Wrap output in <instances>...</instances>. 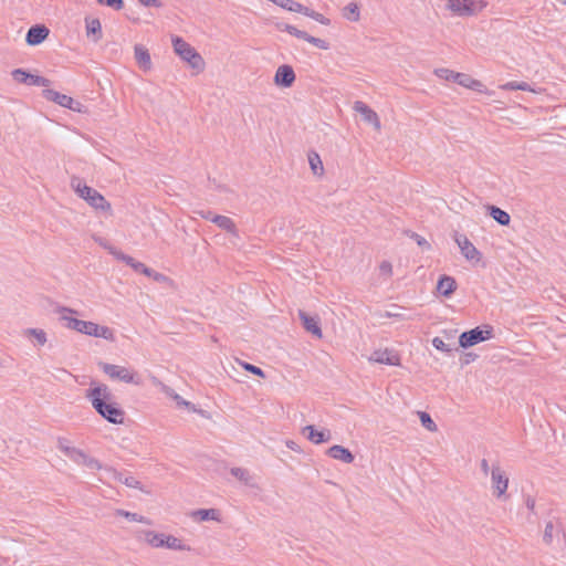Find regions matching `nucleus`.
<instances>
[{"label":"nucleus","mask_w":566,"mask_h":566,"mask_svg":"<svg viewBox=\"0 0 566 566\" xmlns=\"http://www.w3.org/2000/svg\"><path fill=\"white\" fill-rule=\"evenodd\" d=\"M457 77H458V80H455V83H458L459 85H461L463 87H467V88H470L472 91L480 92V93H484L486 91L484 84L481 81L474 80L473 77H471L468 74L459 73V75Z\"/></svg>","instance_id":"obj_20"},{"label":"nucleus","mask_w":566,"mask_h":566,"mask_svg":"<svg viewBox=\"0 0 566 566\" xmlns=\"http://www.w3.org/2000/svg\"><path fill=\"white\" fill-rule=\"evenodd\" d=\"M99 4L107 6L114 10H120L124 7L123 0H97Z\"/></svg>","instance_id":"obj_47"},{"label":"nucleus","mask_w":566,"mask_h":566,"mask_svg":"<svg viewBox=\"0 0 566 566\" xmlns=\"http://www.w3.org/2000/svg\"><path fill=\"white\" fill-rule=\"evenodd\" d=\"M118 261L125 262L127 265H129L134 271L140 272L145 275H151L153 269L146 266L144 263L135 260L134 258L122 253L119 254Z\"/></svg>","instance_id":"obj_24"},{"label":"nucleus","mask_w":566,"mask_h":566,"mask_svg":"<svg viewBox=\"0 0 566 566\" xmlns=\"http://www.w3.org/2000/svg\"><path fill=\"white\" fill-rule=\"evenodd\" d=\"M554 524L553 522H547L544 530L543 541L546 545H551L554 538Z\"/></svg>","instance_id":"obj_45"},{"label":"nucleus","mask_w":566,"mask_h":566,"mask_svg":"<svg viewBox=\"0 0 566 566\" xmlns=\"http://www.w3.org/2000/svg\"><path fill=\"white\" fill-rule=\"evenodd\" d=\"M193 213L200 216L203 219L210 220L214 216L210 210H195Z\"/></svg>","instance_id":"obj_53"},{"label":"nucleus","mask_w":566,"mask_h":566,"mask_svg":"<svg viewBox=\"0 0 566 566\" xmlns=\"http://www.w3.org/2000/svg\"><path fill=\"white\" fill-rule=\"evenodd\" d=\"M454 241L461 250L462 255L470 262H480L482 259L481 252L473 245V243L464 234L455 233Z\"/></svg>","instance_id":"obj_10"},{"label":"nucleus","mask_w":566,"mask_h":566,"mask_svg":"<svg viewBox=\"0 0 566 566\" xmlns=\"http://www.w3.org/2000/svg\"><path fill=\"white\" fill-rule=\"evenodd\" d=\"M277 29L281 30V31H285L287 33H290L291 35H294L298 39H302L304 40L305 36H306V32L305 31H302V30H298L297 28L291 25V24H283V23H277Z\"/></svg>","instance_id":"obj_42"},{"label":"nucleus","mask_w":566,"mask_h":566,"mask_svg":"<svg viewBox=\"0 0 566 566\" xmlns=\"http://www.w3.org/2000/svg\"><path fill=\"white\" fill-rule=\"evenodd\" d=\"M469 359H467V363H470V359L474 358L475 356H473L472 354H469Z\"/></svg>","instance_id":"obj_64"},{"label":"nucleus","mask_w":566,"mask_h":566,"mask_svg":"<svg viewBox=\"0 0 566 566\" xmlns=\"http://www.w3.org/2000/svg\"><path fill=\"white\" fill-rule=\"evenodd\" d=\"M432 345L436 349L441 352H451V347L443 342L440 337H434L432 339Z\"/></svg>","instance_id":"obj_48"},{"label":"nucleus","mask_w":566,"mask_h":566,"mask_svg":"<svg viewBox=\"0 0 566 566\" xmlns=\"http://www.w3.org/2000/svg\"><path fill=\"white\" fill-rule=\"evenodd\" d=\"M457 289V282L452 276L449 275H442L437 284V291L446 296L449 297Z\"/></svg>","instance_id":"obj_22"},{"label":"nucleus","mask_w":566,"mask_h":566,"mask_svg":"<svg viewBox=\"0 0 566 566\" xmlns=\"http://www.w3.org/2000/svg\"><path fill=\"white\" fill-rule=\"evenodd\" d=\"M469 359H467V363H470V359L474 358L475 356H473L472 354H469Z\"/></svg>","instance_id":"obj_63"},{"label":"nucleus","mask_w":566,"mask_h":566,"mask_svg":"<svg viewBox=\"0 0 566 566\" xmlns=\"http://www.w3.org/2000/svg\"><path fill=\"white\" fill-rule=\"evenodd\" d=\"M500 88L503 91H515L518 90V82H507L505 84L500 85Z\"/></svg>","instance_id":"obj_50"},{"label":"nucleus","mask_w":566,"mask_h":566,"mask_svg":"<svg viewBox=\"0 0 566 566\" xmlns=\"http://www.w3.org/2000/svg\"><path fill=\"white\" fill-rule=\"evenodd\" d=\"M295 82V72L291 65L283 64L277 67L274 75V84L280 87H291Z\"/></svg>","instance_id":"obj_14"},{"label":"nucleus","mask_w":566,"mask_h":566,"mask_svg":"<svg viewBox=\"0 0 566 566\" xmlns=\"http://www.w3.org/2000/svg\"><path fill=\"white\" fill-rule=\"evenodd\" d=\"M304 41L313 44L314 46H316V48H318L321 50H328L329 49L328 42H326L323 39L312 36L308 33H306V36H305Z\"/></svg>","instance_id":"obj_44"},{"label":"nucleus","mask_w":566,"mask_h":566,"mask_svg":"<svg viewBox=\"0 0 566 566\" xmlns=\"http://www.w3.org/2000/svg\"><path fill=\"white\" fill-rule=\"evenodd\" d=\"M481 470L482 472L488 475L489 473H491V468L489 467V462L486 459H482L481 461Z\"/></svg>","instance_id":"obj_59"},{"label":"nucleus","mask_w":566,"mask_h":566,"mask_svg":"<svg viewBox=\"0 0 566 566\" xmlns=\"http://www.w3.org/2000/svg\"><path fill=\"white\" fill-rule=\"evenodd\" d=\"M241 365L244 368V370H247L255 376L262 377V378L265 377L264 371L260 367L249 364V363H242Z\"/></svg>","instance_id":"obj_46"},{"label":"nucleus","mask_w":566,"mask_h":566,"mask_svg":"<svg viewBox=\"0 0 566 566\" xmlns=\"http://www.w3.org/2000/svg\"><path fill=\"white\" fill-rule=\"evenodd\" d=\"M83 199L96 211L105 212L108 216L112 214L111 203L94 188L87 189L85 196H83Z\"/></svg>","instance_id":"obj_12"},{"label":"nucleus","mask_w":566,"mask_h":566,"mask_svg":"<svg viewBox=\"0 0 566 566\" xmlns=\"http://www.w3.org/2000/svg\"><path fill=\"white\" fill-rule=\"evenodd\" d=\"M354 111L359 113L363 116V119L366 123L373 125V127L377 132H379L381 129L380 119H379L377 113L374 109H371L367 104H365L361 101H356L354 103Z\"/></svg>","instance_id":"obj_13"},{"label":"nucleus","mask_w":566,"mask_h":566,"mask_svg":"<svg viewBox=\"0 0 566 566\" xmlns=\"http://www.w3.org/2000/svg\"><path fill=\"white\" fill-rule=\"evenodd\" d=\"M57 312L61 314L60 319L64 322L65 327L90 336L93 322L71 317L70 314H74L76 312L69 307H61Z\"/></svg>","instance_id":"obj_7"},{"label":"nucleus","mask_w":566,"mask_h":566,"mask_svg":"<svg viewBox=\"0 0 566 566\" xmlns=\"http://www.w3.org/2000/svg\"><path fill=\"white\" fill-rule=\"evenodd\" d=\"M139 2L146 7H160V2L158 0H139Z\"/></svg>","instance_id":"obj_58"},{"label":"nucleus","mask_w":566,"mask_h":566,"mask_svg":"<svg viewBox=\"0 0 566 566\" xmlns=\"http://www.w3.org/2000/svg\"><path fill=\"white\" fill-rule=\"evenodd\" d=\"M148 276L153 277L156 282H166V281H168V277L165 274L156 272L154 270H153L151 275H148Z\"/></svg>","instance_id":"obj_55"},{"label":"nucleus","mask_w":566,"mask_h":566,"mask_svg":"<svg viewBox=\"0 0 566 566\" xmlns=\"http://www.w3.org/2000/svg\"><path fill=\"white\" fill-rule=\"evenodd\" d=\"M469 359H467V363H470V359L474 358L475 356H473L472 354H469Z\"/></svg>","instance_id":"obj_62"},{"label":"nucleus","mask_w":566,"mask_h":566,"mask_svg":"<svg viewBox=\"0 0 566 566\" xmlns=\"http://www.w3.org/2000/svg\"><path fill=\"white\" fill-rule=\"evenodd\" d=\"M50 30L43 24H35L28 30L25 41L29 45H38L49 36Z\"/></svg>","instance_id":"obj_16"},{"label":"nucleus","mask_w":566,"mask_h":566,"mask_svg":"<svg viewBox=\"0 0 566 566\" xmlns=\"http://www.w3.org/2000/svg\"><path fill=\"white\" fill-rule=\"evenodd\" d=\"M298 317L302 321L303 327L306 332L316 336L317 338H322V328L319 326V318L317 316H310L304 311L298 312Z\"/></svg>","instance_id":"obj_17"},{"label":"nucleus","mask_w":566,"mask_h":566,"mask_svg":"<svg viewBox=\"0 0 566 566\" xmlns=\"http://www.w3.org/2000/svg\"><path fill=\"white\" fill-rule=\"evenodd\" d=\"M114 478L118 482L125 484L128 488L138 489V490H140L143 492H146L143 489L142 483L136 478H134L133 475H124L120 472L114 471Z\"/></svg>","instance_id":"obj_31"},{"label":"nucleus","mask_w":566,"mask_h":566,"mask_svg":"<svg viewBox=\"0 0 566 566\" xmlns=\"http://www.w3.org/2000/svg\"><path fill=\"white\" fill-rule=\"evenodd\" d=\"M301 13L314 19L315 21H317L324 25H329V23H331V20L328 18L324 17L322 13L316 12L305 6L303 7V10L301 11Z\"/></svg>","instance_id":"obj_37"},{"label":"nucleus","mask_w":566,"mask_h":566,"mask_svg":"<svg viewBox=\"0 0 566 566\" xmlns=\"http://www.w3.org/2000/svg\"><path fill=\"white\" fill-rule=\"evenodd\" d=\"M486 7L483 0H448L447 8L459 17H472Z\"/></svg>","instance_id":"obj_4"},{"label":"nucleus","mask_w":566,"mask_h":566,"mask_svg":"<svg viewBox=\"0 0 566 566\" xmlns=\"http://www.w3.org/2000/svg\"><path fill=\"white\" fill-rule=\"evenodd\" d=\"M412 237L416 239L419 247L424 248V249H430V244L424 238L420 237L417 233H413Z\"/></svg>","instance_id":"obj_51"},{"label":"nucleus","mask_w":566,"mask_h":566,"mask_svg":"<svg viewBox=\"0 0 566 566\" xmlns=\"http://www.w3.org/2000/svg\"><path fill=\"white\" fill-rule=\"evenodd\" d=\"M491 481L493 494L497 499L502 497L509 488V476L499 463H494L491 468Z\"/></svg>","instance_id":"obj_9"},{"label":"nucleus","mask_w":566,"mask_h":566,"mask_svg":"<svg viewBox=\"0 0 566 566\" xmlns=\"http://www.w3.org/2000/svg\"><path fill=\"white\" fill-rule=\"evenodd\" d=\"M99 367L112 379H116L126 384L140 385V378L138 374L126 367L108 363H99Z\"/></svg>","instance_id":"obj_5"},{"label":"nucleus","mask_w":566,"mask_h":566,"mask_svg":"<svg viewBox=\"0 0 566 566\" xmlns=\"http://www.w3.org/2000/svg\"><path fill=\"white\" fill-rule=\"evenodd\" d=\"M302 432L304 434L307 432L306 438L314 444L328 442L332 438L329 430L318 431L313 424L305 426Z\"/></svg>","instance_id":"obj_18"},{"label":"nucleus","mask_w":566,"mask_h":566,"mask_svg":"<svg viewBox=\"0 0 566 566\" xmlns=\"http://www.w3.org/2000/svg\"><path fill=\"white\" fill-rule=\"evenodd\" d=\"M418 415H419L421 424L427 430H429L430 432H436L438 430L436 422L432 420V418L430 417V415L428 412L419 411Z\"/></svg>","instance_id":"obj_39"},{"label":"nucleus","mask_w":566,"mask_h":566,"mask_svg":"<svg viewBox=\"0 0 566 566\" xmlns=\"http://www.w3.org/2000/svg\"><path fill=\"white\" fill-rule=\"evenodd\" d=\"M135 59L140 69L144 71L150 70L151 59L146 48L143 45H135Z\"/></svg>","instance_id":"obj_23"},{"label":"nucleus","mask_w":566,"mask_h":566,"mask_svg":"<svg viewBox=\"0 0 566 566\" xmlns=\"http://www.w3.org/2000/svg\"><path fill=\"white\" fill-rule=\"evenodd\" d=\"M164 547L172 551H191L190 546L184 544L180 538L168 534H165Z\"/></svg>","instance_id":"obj_30"},{"label":"nucleus","mask_w":566,"mask_h":566,"mask_svg":"<svg viewBox=\"0 0 566 566\" xmlns=\"http://www.w3.org/2000/svg\"><path fill=\"white\" fill-rule=\"evenodd\" d=\"M369 360L373 363L386 364V365H391V366L400 365L399 356L389 349L375 350L371 354V356L369 357Z\"/></svg>","instance_id":"obj_15"},{"label":"nucleus","mask_w":566,"mask_h":566,"mask_svg":"<svg viewBox=\"0 0 566 566\" xmlns=\"http://www.w3.org/2000/svg\"><path fill=\"white\" fill-rule=\"evenodd\" d=\"M308 164H310L312 172L315 176H323L324 166H323L319 155L316 151L308 153Z\"/></svg>","instance_id":"obj_32"},{"label":"nucleus","mask_w":566,"mask_h":566,"mask_svg":"<svg viewBox=\"0 0 566 566\" xmlns=\"http://www.w3.org/2000/svg\"><path fill=\"white\" fill-rule=\"evenodd\" d=\"M493 336V327L485 325L484 329L481 327L472 328L463 332L459 337V345L463 348L474 346L483 340L490 339Z\"/></svg>","instance_id":"obj_6"},{"label":"nucleus","mask_w":566,"mask_h":566,"mask_svg":"<svg viewBox=\"0 0 566 566\" xmlns=\"http://www.w3.org/2000/svg\"><path fill=\"white\" fill-rule=\"evenodd\" d=\"M90 336L101 337L107 340H114V332L107 326H101L96 323H93L92 332Z\"/></svg>","instance_id":"obj_34"},{"label":"nucleus","mask_w":566,"mask_h":566,"mask_svg":"<svg viewBox=\"0 0 566 566\" xmlns=\"http://www.w3.org/2000/svg\"><path fill=\"white\" fill-rule=\"evenodd\" d=\"M382 316L387 318L406 319L403 314L394 311H387Z\"/></svg>","instance_id":"obj_52"},{"label":"nucleus","mask_w":566,"mask_h":566,"mask_svg":"<svg viewBox=\"0 0 566 566\" xmlns=\"http://www.w3.org/2000/svg\"><path fill=\"white\" fill-rule=\"evenodd\" d=\"M7 560H8V559H7L6 557L0 556V565L6 564V563H7Z\"/></svg>","instance_id":"obj_61"},{"label":"nucleus","mask_w":566,"mask_h":566,"mask_svg":"<svg viewBox=\"0 0 566 566\" xmlns=\"http://www.w3.org/2000/svg\"><path fill=\"white\" fill-rule=\"evenodd\" d=\"M14 81L30 86H43L48 87L51 81L46 77L31 74L22 69H15L11 73Z\"/></svg>","instance_id":"obj_11"},{"label":"nucleus","mask_w":566,"mask_h":566,"mask_svg":"<svg viewBox=\"0 0 566 566\" xmlns=\"http://www.w3.org/2000/svg\"><path fill=\"white\" fill-rule=\"evenodd\" d=\"M230 473H231L232 476H234L237 480L242 482L244 485H248V486H251V488L255 486L254 479H253V476L251 475V473H250V471L248 469H244V468H232L230 470Z\"/></svg>","instance_id":"obj_27"},{"label":"nucleus","mask_w":566,"mask_h":566,"mask_svg":"<svg viewBox=\"0 0 566 566\" xmlns=\"http://www.w3.org/2000/svg\"><path fill=\"white\" fill-rule=\"evenodd\" d=\"M192 517L196 521L203 522V521H219V511L216 509H200L195 512H192Z\"/></svg>","instance_id":"obj_29"},{"label":"nucleus","mask_w":566,"mask_h":566,"mask_svg":"<svg viewBox=\"0 0 566 566\" xmlns=\"http://www.w3.org/2000/svg\"><path fill=\"white\" fill-rule=\"evenodd\" d=\"M172 399L176 401L177 406L179 407H190V402L186 401L181 396L175 395L172 396Z\"/></svg>","instance_id":"obj_57"},{"label":"nucleus","mask_w":566,"mask_h":566,"mask_svg":"<svg viewBox=\"0 0 566 566\" xmlns=\"http://www.w3.org/2000/svg\"><path fill=\"white\" fill-rule=\"evenodd\" d=\"M380 273L386 275H391L392 273V265L388 261H382L379 265Z\"/></svg>","instance_id":"obj_49"},{"label":"nucleus","mask_w":566,"mask_h":566,"mask_svg":"<svg viewBox=\"0 0 566 566\" xmlns=\"http://www.w3.org/2000/svg\"><path fill=\"white\" fill-rule=\"evenodd\" d=\"M518 90L535 92L526 82H518Z\"/></svg>","instance_id":"obj_60"},{"label":"nucleus","mask_w":566,"mask_h":566,"mask_svg":"<svg viewBox=\"0 0 566 566\" xmlns=\"http://www.w3.org/2000/svg\"><path fill=\"white\" fill-rule=\"evenodd\" d=\"M343 15H344V18H346L349 21H353V22L359 21L360 12H359L358 6L354 2L348 3L343 10Z\"/></svg>","instance_id":"obj_36"},{"label":"nucleus","mask_w":566,"mask_h":566,"mask_svg":"<svg viewBox=\"0 0 566 566\" xmlns=\"http://www.w3.org/2000/svg\"><path fill=\"white\" fill-rule=\"evenodd\" d=\"M25 337H33L35 345L44 346L48 342L46 333L41 328H27L23 331Z\"/></svg>","instance_id":"obj_33"},{"label":"nucleus","mask_w":566,"mask_h":566,"mask_svg":"<svg viewBox=\"0 0 566 566\" xmlns=\"http://www.w3.org/2000/svg\"><path fill=\"white\" fill-rule=\"evenodd\" d=\"M153 384L158 387L167 397L172 399V396L178 395L171 387L165 385L157 377H151Z\"/></svg>","instance_id":"obj_43"},{"label":"nucleus","mask_w":566,"mask_h":566,"mask_svg":"<svg viewBox=\"0 0 566 566\" xmlns=\"http://www.w3.org/2000/svg\"><path fill=\"white\" fill-rule=\"evenodd\" d=\"M433 73L439 78H442L446 81H451V82H455V80H458L457 76L459 75V72H454L452 70L444 69V67L436 69Z\"/></svg>","instance_id":"obj_41"},{"label":"nucleus","mask_w":566,"mask_h":566,"mask_svg":"<svg viewBox=\"0 0 566 566\" xmlns=\"http://www.w3.org/2000/svg\"><path fill=\"white\" fill-rule=\"evenodd\" d=\"M525 505L526 507L532 512V513H535V499L532 497L531 495H527L525 497Z\"/></svg>","instance_id":"obj_56"},{"label":"nucleus","mask_w":566,"mask_h":566,"mask_svg":"<svg viewBox=\"0 0 566 566\" xmlns=\"http://www.w3.org/2000/svg\"><path fill=\"white\" fill-rule=\"evenodd\" d=\"M42 95L45 99L53 102L62 107L69 108L74 112H82L83 105L78 101H75L69 95L59 93L50 88L43 90Z\"/></svg>","instance_id":"obj_8"},{"label":"nucleus","mask_w":566,"mask_h":566,"mask_svg":"<svg viewBox=\"0 0 566 566\" xmlns=\"http://www.w3.org/2000/svg\"><path fill=\"white\" fill-rule=\"evenodd\" d=\"M175 53L186 61L197 72H202L205 61L202 56L184 39L179 36L172 38Z\"/></svg>","instance_id":"obj_3"},{"label":"nucleus","mask_w":566,"mask_h":566,"mask_svg":"<svg viewBox=\"0 0 566 566\" xmlns=\"http://www.w3.org/2000/svg\"><path fill=\"white\" fill-rule=\"evenodd\" d=\"M285 446L291 449L292 451H295L297 453L302 452V448L293 440H286Z\"/></svg>","instance_id":"obj_54"},{"label":"nucleus","mask_w":566,"mask_h":566,"mask_svg":"<svg viewBox=\"0 0 566 566\" xmlns=\"http://www.w3.org/2000/svg\"><path fill=\"white\" fill-rule=\"evenodd\" d=\"M86 35L91 38L94 42H97L102 39V27L98 19H86Z\"/></svg>","instance_id":"obj_26"},{"label":"nucleus","mask_w":566,"mask_h":566,"mask_svg":"<svg viewBox=\"0 0 566 566\" xmlns=\"http://www.w3.org/2000/svg\"><path fill=\"white\" fill-rule=\"evenodd\" d=\"M326 453L331 458L344 463H352L355 459L354 454L347 448L338 444L328 448Z\"/></svg>","instance_id":"obj_19"},{"label":"nucleus","mask_w":566,"mask_h":566,"mask_svg":"<svg viewBox=\"0 0 566 566\" xmlns=\"http://www.w3.org/2000/svg\"><path fill=\"white\" fill-rule=\"evenodd\" d=\"M115 514L117 516L128 518L129 521H133V522H138V523H143V524H147V525L151 524V521L149 518H147L143 515H139L137 513H132V512H128V511H125L122 509L116 510Z\"/></svg>","instance_id":"obj_35"},{"label":"nucleus","mask_w":566,"mask_h":566,"mask_svg":"<svg viewBox=\"0 0 566 566\" xmlns=\"http://www.w3.org/2000/svg\"><path fill=\"white\" fill-rule=\"evenodd\" d=\"M72 189L83 199L87 189H92V187L86 186L80 177H72L71 179Z\"/></svg>","instance_id":"obj_40"},{"label":"nucleus","mask_w":566,"mask_h":566,"mask_svg":"<svg viewBox=\"0 0 566 566\" xmlns=\"http://www.w3.org/2000/svg\"><path fill=\"white\" fill-rule=\"evenodd\" d=\"M86 397L98 415L108 422L122 424L124 422L125 412L115 402H113V394L106 385H97L91 388Z\"/></svg>","instance_id":"obj_1"},{"label":"nucleus","mask_w":566,"mask_h":566,"mask_svg":"<svg viewBox=\"0 0 566 566\" xmlns=\"http://www.w3.org/2000/svg\"><path fill=\"white\" fill-rule=\"evenodd\" d=\"M57 449L77 465L85 467L90 470L102 469V463L97 459L88 455L85 451L71 446L70 441L65 438H59Z\"/></svg>","instance_id":"obj_2"},{"label":"nucleus","mask_w":566,"mask_h":566,"mask_svg":"<svg viewBox=\"0 0 566 566\" xmlns=\"http://www.w3.org/2000/svg\"><path fill=\"white\" fill-rule=\"evenodd\" d=\"M211 221L217 224L220 229L228 233L238 237V229L233 220L227 216L217 214L211 218Z\"/></svg>","instance_id":"obj_21"},{"label":"nucleus","mask_w":566,"mask_h":566,"mask_svg":"<svg viewBox=\"0 0 566 566\" xmlns=\"http://www.w3.org/2000/svg\"><path fill=\"white\" fill-rule=\"evenodd\" d=\"M94 240L96 243H98L102 248H104L105 250H107L116 260L119 259V254H122L123 252L120 250H118L117 248H115L114 245H112L106 239L104 238H101V237H94Z\"/></svg>","instance_id":"obj_38"},{"label":"nucleus","mask_w":566,"mask_h":566,"mask_svg":"<svg viewBox=\"0 0 566 566\" xmlns=\"http://www.w3.org/2000/svg\"><path fill=\"white\" fill-rule=\"evenodd\" d=\"M489 214L501 226H509L510 214L496 206H488Z\"/></svg>","instance_id":"obj_28"},{"label":"nucleus","mask_w":566,"mask_h":566,"mask_svg":"<svg viewBox=\"0 0 566 566\" xmlns=\"http://www.w3.org/2000/svg\"><path fill=\"white\" fill-rule=\"evenodd\" d=\"M144 541L154 548L164 547L165 533H156L154 531H142L140 532Z\"/></svg>","instance_id":"obj_25"}]
</instances>
